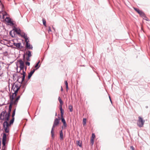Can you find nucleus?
Listing matches in <instances>:
<instances>
[{
    "label": "nucleus",
    "mask_w": 150,
    "mask_h": 150,
    "mask_svg": "<svg viewBox=\"0 0 150 150\" xmlns=\"http://www.w3.org/2000/svg\"><path fill=\"white\" fill-rule=\"evenodd\" d=\"M42 22H43V25L45 26L46 27V21L44 19H42Z\"/></svg>",
    "instance_id": "obj_24"
},
{
    "label": "nucleus",
    "mask_w": 150,
    "mask_h": 150,
    "mask_svg": "<svg viewBox=\"0 0 150 150\" xmlns=\"http://www.w3.org/2000/svg\"><path fill=\"white\" fill-rule=\"evenodd\" d=\"M20 35L21 36V37H23L25 39V41L29 40L27 37V35L25 34L24 33H21Z\"/></svg>",
    "instance_id": "obj_13"
},
{
    "label": "nucleus",
    "mask_w": 150,
    "mask_h": 150,
    "mask_svg": "<svg viewBox=\"0 0 150 150\" xmlns=\"http://www.w3.org/2000/svg\"><path fill=\"white\" fill-rule=\"evenodd\" d=\"M35 69H34L32 71H31L30 73L28 75V79H30L32 76V75L33 74L34 72H35Z\"/></svg>",
    "instance_id": "obj_16"
},
{
    "label": "nucleus",
    "mask_w": 150,
    "mask_h": 150,
    "mask_svg": "<svg viewBox=\"0 0 150 150\" xmlns=\"http://www.w3.org/2000/svg\"><path fill=\"white\" fill-rule=\"evenodd\" d=\"M69 109L70 111L71 112H72L73 110V107L71 105H69Z\"/></svg>",
    "instance_id": "obj_22"
},
{
    "label": "nucleus",
    "mask_w": 150,
    "mask_h": 150,
    "mask_svg": "<svg viewBox=\"0 0 150 150\" xmlns=\"http://www.w3.org/2000/svg\"><path fill=\"white\" fill-rule=\"evenodd\" d=\"M6 135L5 133H4L2 140V144L3 145L1 150H6L7 147L6 146Z\"/></svg>",
    "instance_id": "obj_3"
},
{
    "label": "nucleus",
    "mask_w": 150,
    "mask_h": 150,
    "mask_svg": "<svg viewBox=\"0 0 150 150\" xmlns=\"http://www.w3.org/2000/svg\"><path fill=\"white\" fill-rule=\"evenodd\" d=\"M26 67H25V70H26Z\"/></svg>",
    "instance_id": "obj_39"
},
{
    "label": "nucleus",
    "mask_w": 150,
    "mask_h": 150,
    "mask_svg": "<svg viewBox=\"0 0 150 150\" xmlns=\"http://www.w3.org/2000/svg\"><path fill=\"white\" fill-rule=\"evenodd\" d=\"M20 87L17 85H13L12 87V90L14 91L13 93V97H16L17 95V93L19 90Z\"/></svg>",
    "instance_id": "obj_5"
},
{
    "label": "nucleus",
    "mask_w": 150,
    "mask_h": 150,
    "mask_svg": "<svg viewBox=\"0 0 150 150\" xmlns=\"http://www.w3.org/2000/svg\"><path fill=\"white\" fill-rule=\"evenodd\" d=\"M65 83L66 86V88L67 89H68V84L67 81H65Z\"/></svg>",
    "instance_id": "obj_25"
},
{
    "label": "nucleus",
    "mask_w": 150,
    "mask_h": 150,
    "mask_svg": "<svg viewBox=\"0 0 150 150\" xmlns=\"http://www.w3.org/2000/svg\"><path fill=\"white\" fill-rule=\"evenodd\" d=\"M83 125H84V118H83Z\"/></svg>",
    "instance_id": "obj_34"
},
{
    "label": "nucleus",
    "mask_w": 150,
    "mask_h": 150,
    "mask_svg": "<svg viewBox=\"0 0 150 150\" xmlns=\"http://www.w3.org/2000/svg\"><path fill=\"white\" fill-rule=\"evenodd\" d=\"M77 144L79 146L81 147V143L80 141H78L77 142Z\"/></svg>",
    "instance_id": "obj_26"
},
{
    "label": "nucleus",
    "mask_w": 150,
    "mask_h": 150,
    "mask_svg": "<svg viewBox=\"0 0 150 150\" xmlns=\"http://www.w3.org/2000/svg\"><path fill=\"white\" fill-rule=\"evenodd\" d=\"M60 138L61 139H63V135L62 130L60 132Z\"/></svg>",
    "instance_id": "obj_19"
},
{
    "label": "nucleus",
    "mask_w": 150,
    "mask_h": 150,
    "mask_svg": "<svg viewBox=\"0 0 150 150\" xmlns=\"http://www.w3.org/2000/svg\"><path fill=\"white\" fill-rule=\"evenodd\" d=\"M95 136L94 134H92V139H94V138L95 137Z\"/></svg>",
    "instance_id": "obj_32"
},
{
    "label": "nucleus",
    "mask_w": 150,
    "mask_h": 150,
    "mask_svg": "<svg viewBox=\"0 0 150 150\" xmlns=\"http://www.w3.org/2000/svg\"><path fill=\"white\" fill-rule=\"evenodd\" d=\"M5 14H4V15H3V18H4V16H5Z\"/></svg>",
    "instance_id": "obj_36"
},
{
    "label": "nucleus",
    "mask_w": 150,
    "mask_h": 150,
    "mask_svg": "<svg viewBox=\"0 0 150 150\" xmlns=\"http://www.w3.org/2000/svg\"><path fill=\"white\" fill-rule=\"evenodd\" d=\"M5 21L9 25L11 26H13L14 24L11 21V19L9 17H6L5 19Z\"/></svg>",
    "instance_id": "obj_9"
},
{
    "label": "nucleus",
    "mask_w": 150,
    "mask_h": 150,
    "mask_svg": "<svg viewBox=\"0 0 150 150\" xmlns=\"http://www.w3.org/2000/svg\"><path fill=\"white\" fill-rule=\"evenodd\" d=\"M10 116L9 114L7 113L6 110L2 111L0 115V120L4 121L3 124V128L6 133H9L12 125H10V121L9 122Z\"/></svg>",
    "instance_id": "obj_1"
},
{
    "label": "nucleus",
    "mask_w": 150,
    "mask_h": 150,
    "mask_svg": "<svg viewBox=\"0 0 150 150\" xmlns=\"http://www.w3.org/2000/svg\"><path fill=\"white\" fill-rule=\"evenodd\" d=\"M91 143L92 144V145H93L94 143V139H91Z\"/></svg>",
    "instance_id": "obj_29"
},
{
    "label": "nucleus",
    "mask_w": 150,
    "mask_h": 150,
    "mask_svg": "<svg viewBox=\"0 0 150 150\" xmlns=\"http://www.w3.org/2000/svg\"><path fill=\"white\" fill-rule=\"evenodd\" d=\"M1 1H0V3H1Z\"/></svg>",
    "instance_id": "obj_43"
},
{
    "label": "nucleus",
    "mask_w": 150,
    "mask_h": 150,
    "mask_svg": "<svg viewBox=\"0 0 150 150\" xmlns=\"http://www.w3.org/2000/svg\"><path fill=\"white\" fill-rule=\"evenodd\" d=\"M60 112H61V117H63V114H64V111H63V110H62V111H60Z\"/></svg>",
    "instance_id": "obj_27"
},
{
    "label": "nucleus",
    "mask_w": 150,
    "mask_h": 150,
    "mask_svg": "<svg viewBox=\"0 0 150 150\" xmlns=\"http://www.w3.org/2000/svg\"><path fill=\"white\" fill-rule=\"evenodd\" d=\"M109 98H110V100L111 101V99H110V97H109Z\"/></svg>",
    "instance_id": "obj_40"
},
{
    "label": "nucleus",
    "mask_w": 150,
    "mask_h": 150,
    "mask_svg": "<svg viewBox=\"0 0 150 150\" xmlns=\"http://www.w3.org/2000/svg\"><path fill=\"white\" fill-rule=\"evenodd\" d=\"M29 40L25 41L26 42V47L27 48L32 49L33 47L28 43Z\"/></svg>",
    "instance_id": "obj_15"
},
{
    "label": "nucleus",
    "mask_w": 150,
    "mask_h": 150,
    "mask_svg": "<svg viewBox=\"0 0 150 150\" xmlns=\"http://www.w3.org/2000/svg\"><path fill=\"white\" fill-rule=\"evenodd\" d=\"M12 108V106L11 104L10 105L9 107V109H8V112H7V113L9 114L10 115V113L11 112V111Z\"/></svg>",
    "instance_id": "obj_18"
},
{
    "label": "nucleus",
    "mask_w": 150,
    "mask_h": 150,
    "mask_svg": "<svg viewBox=\"0 0 150 150\" xmlns=\"http://www.w3.org/2000/svg\"><path fill=\"white\" fill-rule=\"evenodd\" d=\"M134 9L141 16L144 18L146 17L145 14L142 11L135 8H134Z\"/></svg>",
    "instance_id": "obj_7"
},
{
    "label": "nucleus",
    "mask_w": 150,
    "mask_h": 150,
    "mask_svg": "<svg viewBox=\"0 0 150 150\" xmlns=\"http://www.w3.org/2000/svg\"><path fill=\"white\" fill-rule=\"evenodd\" d=\"M20 72L21 74L23 75L21 77L22 80L20 82L21 83H22V82L24 81L26 73L25 72L24 70H23V71H22V72Z\"/></svg>",
    "instance_id": "obj_11"
},
{
    "label": "nucleus",
    "mask_w": 150,
    "mask_h": 150,
    "mask_svg": "<svg viewBox=\"0 0 150 150\" xmlns=\"http://www.w3.org/2000/svg\"><path fill=\"white\" fill-rule=\"evenodd\" d=\"M61 90L62 91H63L62 87V86L61 87Z\"/></svg>",
    "instance_id": "obj_37"
},
{
    "label": "nucleus",
    "mask_w": 150,
    "mask_h": 150,
    "mask_svg": "<svg viewBox=\"0 0 150 150\" xmlns=\"http://www.w3.org/2000/svg\"><path fill=\"white\" fill-rule=\"evenodd\" d=\"M15 111H16V109H15L13 111L12 114V119L11 120H10V125H12L14 122V116L15 115Z\"/></svg>",
    "instance_id": "obj_10"
},
{
    "label": "nucleus",
    "mask_w": 150,
    "mask_h": 150,
    "mask_svg": "<svg viewBox=\"0 0 150 150\" xmlns=\"http://www.w3.org/2000/svg\"><path fill=\"white\" fill-rule=\"evenodd\" d=\"M62 121L65 127H66L67 124L65 119L63 117H61Z\"/></svg>",
    "instance_id": "obj_17"
},
{
    "label": "nucleus",
    "mask_w": 150,
    "mask_h": 150,
    "mask_svg": "<svg viewBox=\"0 0 150 150\" xmlns=\"http://www.w3.org/2000/svg\"><path fill=\"white\" fill-rule=\"evenodd\" d=\"M130 148L132 150H134V148L132 146H130Z\"/></svg>",
    "instance_id": "obj_33"
},
{
    "label": "nucleus",
    "mask_w": 150,
    "mask_h": 150,
    "mask_svg": "<svg viewBox=\"0 0 150 150\" xmlns=\"http://www.w3.org/2000/svg\"><path fill=\"white\" fill-rule=\"evenodd\" d=\"M11 32H10V34L11 35Z\"/></svg>",
    "instance_id": "obj_41"
},
{
    "label": "nucleus",
    "mask_w": 150,
    "mask_h": 150,
    "mask_svg": "<svg viewBox=\"0 0 150 150\" xmlns=\"http://www.w3.org/2000/svg\"><path fill=\"white\" fill-rule=\"evenodd\" d=\"M13 45L16 46L17 48L21 49L22 48V46H21V43L20 42L14 43Z\"/></svg>",
    "instance_id": "obj_12"
},
{
    "label": "nucleus",
    "mask_w": 150,
    "mask_h": 150,
    "mask_svg": "<svg viewBox=\"0 0 150 150\" xmlns=\"http://www.w3.org/2000/svg\"><path fill=\"white\" fill-rule=\"evenodd\" d=\"M56 115H57V113H56Z\"/></svg>",
    "instance_id": "obj_44"
},
{
    "label": "nucleus",
    "mask_w": 150,
    "mask_h": 150,
    "mask_svg": "<svg viewBox=\"0 0 150 150\" xmlns=\"http://www.w3.org/2000/svg\"><path fill=\"white\" fill-rule=\"evenodd\" d=\"M139 119L137 121V125L139 127H142L145 122V120L140 117H138Z\"/></svg>",
    "instance_id": "obj_4"
},
{
    "label": "nucleus",
    "mask_w": 150,
    "mask_h": 150,
    "mask_svg": "<svg viewBox=\"0 0 150 150\" xmlns=\"http://www.w3.org/2000/svg\"><path fill=\"white\" fill-rule=\"evenodd\" d=\"M48 31L49 33L50 32H51V29L50 27V26L48 27Z\"/></svg>",
    "instance_id": "obj_28"
},
{
    "label": "nucleus",
    "mask_w": 150,
    "mask_h": 150,
    "mask_svg": "<svg viewBox=\"0 0 150 150\" xmlns=\"http://www.w3.org/2000/svg\"><path fill=\"white\" fill-rule=\"evenodd\" d=\"M58 100L60 103V105H62L63 104V102H62L61 99L60 97H59L58 98Z\"/></svg>",
    "instance_id": "obj_21"
},
{
    "label": "nucleus",
    "mask_w": 150,
    "mask_h": 150,
    "mask_svg": "<svg viewBox=\"0 0 150 150\" xmlns=\"http://www.w3.org/2000/svg\"><path fill=\"white\" fill-rule=\"evenodd\" d=\"M26 59L27 60H30L29 57H27Z\"/></svg>",
    "instance_id": "obj_35"
},
{
    "label": "nucleus",
    "mask_w": 150,
    "mask_h": 150,
    "mask_svg": "<svg viewBox=\"0 0 150 150\" xmlns=\"http://www.w3.org/2000/svg\"><path fill=\"white\" fill-rule=\"evenodd\" d=\"M59 121L58 119L56 118L55 119L51 132L52 138H54V128L55 127L57 126L59 124Z\"/></svg>",
    "instance_id": "obj_2"
},
{
    "label": "nucleus",
    "mask_w": 150,
    "mask_h": 150,
    "mask_svg": "<svg viewBox=\"0 0 150 150\" xmlns=\"http://www.w3.org/2000/svg\"><path fill=\"white\" fill-rule=\"evenodd\" d=\"M19 62L20 64V70L19 72H21L24 70V69L25 67V65L24 64V62L21 60H20L19 61Z\"/></svg>",
    "instance_id": "obj_8"
},
{
    "label": "nucleus",
    "mask_w": 150,
    "mask_h": 150,
    "mask_svg": "<svg viewBox=\"0 0 150 150\" xmlns=\"http://www.w3.org/2000/svg\"><path fill=\"white\" fill-rule=\"evenodd\" d=\"M146 21H148V19H146Z\"/></svg>",
    "instance_id": "obj_42"
},
{
    "label": "nucleus",
    "mask_w": 150,
    "mask_h": 150,
    "mask_svg": "<svg viewBox=\"0 0 150 150\" xmlns=\"http://www.w3.org/2000/svg\"><path fill=\"white\" fill-rule=\"evenodd\" d=\"M13 30L18 35H20L21 33V30L19 28L15 27Z\"/></svg>",
    "instance_id": "obj_14"
},
{
    "label": "nucleus",
    "mask_w": 150,
    "mask_h": 150,
    "mask_svg": "<svg viewBox=\"0 0 150 150\" xmlns=\"http://www.w3.org/2000/svg\"><path fill=\"white\" fill-rule=\"evenodd\" d=\"M25 64L26 65L29 66L30 65V63L28 62H25Z\"/></svg>",
    "instance_id": "obj_31"
},
{
    "label": "nucleus",
    "mask_w": 150,
    "mask_h": 150,
    "mask_svg": "<svg viewBox=\"0 0 150 150\" xmlns=\"http://www.w3.org/2000/svg\"><path fill=\"white\" fill-rule=\"evenodd\" d=\"M26 54L29 57H30L32 56L31 52L29 51H28V52H27L26 53Z\"/></svg>",
    "instance_id": "obj_20"
},
{
    "label": "nucleus",
    "mask_w": 150,
    "mask_h": 150,
    "mask_svg": "<svg viewBox=\"0 0 150 150\" xmlns=\"http://www.w3.org/2000/svg\"><path fill=\"white\" fill-rule=\"evenodd\" d=\"M85 124H86V118H85Z\"/></svg>",
    "instance_id": "obj_38"
},
{
    "label": "nucleus",
    "mask_w": 150,
    "mask_h": 150,
    "mask_svg": "<svg viewBox=\"0 0 150 150\" xmlns=\"http://www.w3.org/2000/svg\"><path fill=\"white\" fill-rule=\"evenodd\" d=\"M20 97V96H18V97L16 98V99L14 100L15 97H13V96L10 97V99L11 100V102L15 105H16L18 102V100H19Z\"/></svg>",
    "instance_id": "obj_6"
},
{
    "label": "nucleus",
    "mask_w": 150,
    "mask_h": 150,
    "mask_svg": "<svg viewBox=\"0 0 150 150\" xmlns=\"http://www.w3.org/2000/svg\"><path fill=\"white\" fill-rule=\"evenodd\" d=\"M40 62V61H39L37 63V64H36V65L35 66V68H36V70L37 69H38L39 67H40V66H39L38 67V64Z\"/></svg>",
    "instance_id": "obj_23"
},
{
    "label": "nucleus",
    "mask_w": 150,
    "mask_h": 150,
    "mask_svg": "<svg viewBox=\"0 0 150 150\" xmlns=\"http://www.w3.org/2000/svg\"><path fill=\"white\" fill-rule=\"evenodd\" d=\"M60 111H62L63 110L62 107V105H60Z\"/></svg>",
    "instance_id": "obj_30"
}]
</instances>
